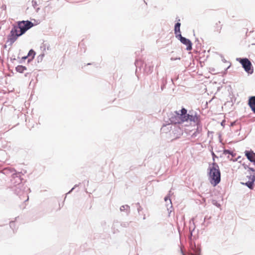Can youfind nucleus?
Here are the masks:
<instances>
[{
	"instance_id": "1",
	"label": "nucleus",
	"mask_w": 255,
	"mask_h": 255,
	"mask_svg": "<svg viewBox=\"0 0 255 255\" xmlns=\"http://www.w3.org/2000/svg\"><path fill=\"white\" fill-rule=\"evenodd\" d=\"M33 26V23L29 20H22L17 22V25H13L7 36V42L12 44L17 38L24 34L28 29Z\"/></svg>"
},
{
	"instance_id": "2",
	"label": "nucleus",
	"mask_w": 255,
	"mask_h": 255,
	"mask_svg": "<svg viewBox=\"0 0 255 255\" xmlns=\"http://www.w3.org/2000/svg\"><path fill=\"white\" fill-rule=\"evenodd\" d=\"M207 175L209 182L213 187L216 186L221 182V173L217 163L209 164Z\"/></svg>"
},
{
	"instance_id": "3",
	"label": "nucleus",
	"mask_w": 255,
	"mask_h": 255,
	"mask_svg": "<svg viewBox=\"0 0 255 255\" xmlns=\"http://www.w3.org/2000/svg\"><path fill=\"white\" fill-rule=\"evenodd\" d=\"M189 230V234L188 237L189 248L188 253L187 254H185L183 251L181 250V253L182 255H201V249L200 246H197L192 239V234L195 230V227L192 230H191V227H190Z\"/></svg>"
},
{
	"instance_id": "4",
	"label": "nucleus",
	"mask_w": 255,
	"mask_h": 255,
	"mask_svg": "<svg viewBox=\"0 0 255 255\" xmlns=\"http://www.w3.org/2000/svg\"><path fill=\"white\" fill-rule=\"evenodd\" d=\"M4 174L11 173V178L10 179L11 187L19 186L22 187L23 185L22 183L23 178L21 177V173L17 172L14 168H5L4 170Z\"/></svg>"
},
{
	"instance_id": "5",
	"label": "nucleus",
	"mask_w": 255,
	"mask_h": 255,
	"mask_svg": "<svg viewBox=\"0 0 255 255\" xmlns=\"http://www.w3.org/2000/svg\"><path fill=\"white\" fill-rule=\"evenodd\" d=\"M10 188L14 193L19 196L21 200H24V202L28 200L29 197L27 192L25 191L26 187L24 186V185L19 188V186H12Z\"/></svg>"
},
{
	"instance_id": "6",
	"label": "nucleus",
	"mask_w": 255,
	"mask_h": 255,
	"mask_svg": "<svg viewBox=\"0 0 255 255\" xmlns=\"http://www.w3.org/2000/svg\"><path fill=\"white\" fill-rule=\"evenodd\" d=\"M236 61L240 62L244 70L249 74L251 75L254 73V68L251 61L246 57L237 58Z\"/></svg>"
},
{
	"instance_id": "7",
	"label": "nucleus",
	"mask_w": 255,
	"mask_h": 255,
	"mask_svg": "<svg viewBox=\"0 0 255 255\" xmlns=\"http://www.w3.org/2000/svg\"><path fill=\"white\" fill-rule=\"evenodd\" d=\"M180 112L174 111L168 115L169 120L171 124H182V118H181Z\"/></svg>"
},
{
	"instance_id": "8",
	"label": "nucleus",
	"mask_w": 255,
	"mask_h": 255,
	"mask_svg": "<svg viewBox=\"0 0 255 255\" xmlns=\"http://www.w3.org/2000/svg\"><path fill=\"white\" fill-rule=\"evenodd\" d=\"M181 43L186 46V49L190 51L192 49V43L191 41L185 37L182 36L181 34L175 36Z\"/></svg>"
},
{
	"instance_id": "9",
	"label": "nucleus",
	"mask_w": 255,
	"mask_h": 255,
	"mask_svg": "<svg viewBox=\"0 0 255 255\" xmlns=\"http://www.w3.org/2000/svg\"><path fill=\"white\" fill-rule=\"evenodd\" d=\"M189 121L194 122L196 124L200 123L201 122L200 116L195 112L189 111Z\"/></svg>"
},
{
	"instance_id": "10",
	"label": "nucleus",
	"mask_w": 255,
	"mask_h": 255,
	"mask_svg": "<svg viewBox=\"0 0 255 255\" xmlns=\"http://www.w3.org/2000/svg\"><path fill=\"white\" fill-rule=\"evenodd\" d=\"M134 64L136 68L139 67V65L141 64H142V66L144 64L145 71L147 74H150L152 72L153 65H148L147 64H144L143 62L140 60H136Z\"/></svg>"
},
{
	"instance_id": "11",
	"label": "nucleus",
	"mask_w": 255,
	"mask_h": 255,
	"mask_svg": "<svg viewBox=\"0 0 255 255\" xmlns=\"http://www.w3.org/2000/svg\"><path fill=\"white\" fill-rule=\"evenodd\" d=\"M181 118H182V124L185 122L189 121V113H187V110L184 108H182L180 110Z\"/></svg>"
},
{
	"instance_id": "12",
	"label": "nucleus",
	"mask_w": 255,
	"mask_h": 255,
	"mask_svg": "<svg viewBox=\"0 0 255 255\" xmlns=\"http://www.w3.org/2000/svg\"><path fill=\"white\" fill-rule=\"evenodd\" d=\"M248 105L253 113L255 114V96H251L249 97Z\"/></svg>"
},
{
	"instance_id": "13",
	"label": "nucleus",
	"mask_w": 255,
	"mask_h": 255,
	"mask_svg": "<svg viewBox=\"0 0 255 255\" xmlns=\"http://www.w3.org/2000/svg\"><path fill=\"white\" fill-rule=\"evenodd\" d=\"M196 125L197 126L196 130L191 135V137L193 138L197 137L202 130V125L201 122L196 124Z\"/></svg>"
},
{
	"instance_id": "14",
	"label": "nucleus",
	"mask_w": 255,
	"mask_h": 255,
	"mask_svg": "<svg viewBox=\"0 0 255 255\" xmlns=\"http://www.w3.org/2000/svg\"><path fill=\"white\" fill-rule=\"evenodd\" d=\"M180 19H178V21L174 25V34L175 36L181 34L180 31L181 23L179 22Z\"/></svg>"
},
{
	"instance_id": "15",
	"label": "nucleus",
	"mask_w": 255,
	"mask_h": 255,
	"mask_svg": "<svg viewBox=\"0 0 255 255\" xmlns=\"http://www.w3.org/2000/svg\"><path fill=\"white\" fill-rule=\"evenodd\" d=\"M253 179L252 180V181L249 180L248 181L246 182V183L244 182H241V184L244 185L248 187L250 189L253 190L255 186V178L253 177Z\"/></svg>"
},
{
	"instance_id": "16",
	"label": "nucleus",
	"mask_w": 255,
	"mask_h": 255,
	"mask_svg": "<svg viewBox=\"0 0 255 255\" xmlns=\"http://www.w3.org/2000/svg\"><path fill=\"white\" fill-rule=\"evenodd\" d=\"M164 200L166 203H167V201H169V204H166V207L169 214H170L171 212H172V210H170V208H171L172 207V204L170 196L169 195L165 196L164 197Z\"/></svg>"
},
{
	"instance_id": "17",
	"label": "nucleus",
	"mask_w": 255,
	"mask_h": 255,
	"mask_svg": "<svg viewBox=\"0 0 255 255\" xmlns=\"http://www.w3.org/2000/svg\"><path fill=\"white\" fill-rule=\"evenodd\" d=\"M121 212H126L128 216L130 213V207L128 205H122L120 208Z\"/></svg>"
},
{
	"instance_id": "18",
	"label": "nucleus",
	"mask_w": 255,
	"mask_h": 255,
	"mask_svg": "<svg viewBox=\"0 0 255 255\" xmlns=\"http://www.w3.org/2000/svg\"><path fill=\"white\" fill-rule=\"evenodd\" d=\"M253 153H254V151L252 149L250 150H246L245 151V156L250 161L254 158Z\"/></svg>"
},
{
	"instance_id": "19",
	"label": "nucleus",
	"mask_w": 255,
	"mask_h": 255,
	"mask_svg": "<svg viewBox=\"0 0 255 255\" xmlns=\"http://www.w3.org/2000/svg\"><path fill=\"white\" fill-rule=\"evenodd\" d=\"M26 70L27 68L25 66L21 65H18L15 67L16 71L20 73H23Z\"/></svg>"
},
{
	"instance_id": "20",
	"label": "nucleus",
	"mask_w": 255,
	"mask_h": 255,
	"mask_svg": "<svg viewBox=\"0 0 255 255\" xmlns=\"http://www.w3.org/2000/svg\"><path fill=\"white\" fill-rule=\"evenodd\" d=\"M221 22L219 21L218 22L216 23L214 29V31L215 32H217L218 33H220L221 32V30L222 29V25H219V24H220Z\"/></svg>"
},
{
	"instance_id": "21",
	"label": "nucleus",
	"mask_w": 255,
	"mask_h": 255,
	"mask_svg": "<svg viewBox=\"0 0 255 255\" xmlns=\"http://www.w3.org/2000/svg\"><path fill=\"white\" fill-rule=\"evenodd\" d=\"M35 54H36V52H35V51L33 49H31L28 51L27 56H28V57H32V58H34Z\"/></svg>"
},
{
	"instance_id": "22",
	"label": "nucleus",
	"mask_w": 255,
	"mask_h": 255,
	"mask_svg": "<svg viewBox=\"0 0 255 255\" xmlns=\"http://www.w3.org/2000/svg\"><path fill=\"white\" fill-rule=\"evenodd\" d=\"M223 154L225 155L230 154V155H231L233 157H234L235 155V154L234 153L233 151H231L229 149H225L223 150Z\"/></svg>"
},
{
	"instance_id": "23",
	"label": "nucleus",
	"mask_w": 255,
	"mask_h": 255,
	"mask_svg": "<svg viewBox=\"0 0 255 255\" xmlns=\"http://www.w3.org/2000/svg\"><path fill=\"white\" fill-rule=\"evenodd\" d=\"M31 2L33 7H34V8L36 9V11L37 12L39 9V7H37V6L38 5V4L37 3V1H31Z\"/></svg>"
},
{
	"instance_id": "24",
	"label": "nucleus",
	"mask_w": 255,
	"mask_h": 255,
	"mask_svg": "<svg viewBox=\"0 0 255 255\" xmlns=\"http://www.w3.org/2000/svg\"><path fill=\"white\" fill-rule=\"evenodd\" d=\"M9 227L13 230V232H14V229H15V224L14 221H10L9 222Z\"/></svg>"
},
{
	"instance_id": "25",
	"label": "nucleus",
	"mask_w": 255,
	"mask_h": 255,
	"mask_svg": "<svg viewBox=\"0 0 255 255\" xmlns=\"http://www.w3.org/2000/svg\"><path fill=\"white\" fill-rule=\"evenodd\" d=\"M44 56V54H41L37 57V60L38 63L41 62Z\"/></svg>"
},
{
	"instance_id": "26",
	"label": "nucleus",
	"mask_w": 255,
	"mask_h": 255,
	"mask_svg": "<svg viewBox=\"0 0 255 255\" xmlns=\"http://www.w3.org/2000/svg\"><path fill=\"white\" fill-rule=\"evenodd\" d=\"M131 222H122L121 223H120V226L122 227H124V228H127L128 227L129 225V223H130Z\"/></svg>"
},
{
	"instance_id": "27",
	"label": "nucleus",
	"mask_w": 255,
	"mask_h": 255,
	"mask_svg": "<svg viewBox=\"0 0 255 255\" xmlns=\"http://www.w3.org/2000/svg\"><path fill=\"white\" fill-rule=\"evenodd\" d=\"M41 48H43V50H45L46 48H47L48 50L49 48V45L47 43H45L44 42L42 43V45L41 46Z\"/></svg>"
},
{
	"instance_id": "28",
	"label": "nucleus",
	"mask_w": 255,
	"mask_h": 255,
	"mask_svg": "<svg viewBox=\"0 0 255 255\" xmlns=\"http://www.w3.org/2000/svg\"><path fill=\"white\" fill-rule=\"evenodd\" d=\"M211 155L213 160V162H216L215 158H218V157L215 154V153L213 151H211Z\"/></svg>"
},
{
	"instance_id": "29",
	"label": "nucleus",
	"mask_w": 255,
	"mask_h": 255,
	"mask_svg": "<svg viewBox=\"0 0 255 255\" xmlns=\"http://www.w3.org/2000/svg\"><path fill=\"white\" fill-rule=\"evenodd\" d=\"M120 223L118 221H115L113 223V228L115 229L117 227H118V225Z\"/></svg>"
},
{
	"instance_id": "30",
	"label": "nucleus",
	"mask_w": 255,
	"mask_h": 255,
	"mask_svg": "<svg viewBox=\"0 0 255 255\" xmlns=\"http://www.w3.org/2000/svg\"><path fill=\"white\" fill-rule=\"evenodd\" d=\"M247 177L249 179L250 181H252V180L253 179V177L255 178V175L253 174V175H248L247 176Z\"/></svg>"
},
{
	"instance_id": "31",
	"label": "nucleus",
	"mask_w": 255,
	"mask_h": 255,
	"mask_svg": "<svg viewBox=\"0 0 255 255\" xmlns=\"http://www.w3.org/2000/svg\"><path fill=\"white\" fill-rule=\"evenodd\" d=\"M233 98H231V101H227L226 102V103L225 104V105H233Z\"/></svg>"
},
{
	"instance_id": "32",
	"label": "nucleus",
	"mask_w": 255,
	"mask_h": 255,
	"mask_svg": "<svg viewBox=\"0 0 255 255\" xmlns=\"http://www.w3.org/2000/svg\"><path fill=\"white\" fill-rule=\"evenodd\" d=\"M166 84V82H164L163 80L162 81V84L161 86V90L162 91L164 88L165 87V85Z\"/></svg>"
},
{
	"instance_id": "33",
	"label": "nucleus",
	"mask_w": 255,
	"mask_h": 255,
	"mask_svg": "<svg viewBox=\"0 0 255 255\" xmlns=\"http://www.w3.org/2000/svg\"><path fill=\"white\" fill-rule=\"evenodd\" d=\"M28 58V56H24L21 58V60L19 61V63H22L23 62Z\"/></svg>"
},
{
	"instance_id": "34",
	"label": "nucleus",
	"mask_w": 255,
	"mask_h": 255,
	"mask_svg": "<svg viewBox=\"0 0 255 255\" xmlns=\"http://www.w3.org/2000/svg\"><path fill=\"white\" fill-rule=\"evenodd\" d=\"M249 165H250V164L249 165H248V164H246L245 163H244L242 164V166L244 167V168L245 169H249V168H250Z\"/></svg>"
},
{
	"instance_id": "35",
	"label": "nucleus",
	"mask_w": 255,
	"mask_h": 255,
	"mask_svg": "<svg viewBox=\"0 0 255 255\" xmlns=\"http://www.w3.org/2000/svg\"><path fill=\"white\" fill-rule=\"evenodd\" d=\"M213 204L214 205H215V206H216L217 207H220V204L219 203H218L217 202V201H216L215 200H213Z\"/></svg>"
},
{
	"instance_id": "36",
	"label": "nucleus",
	"mask_w": 255,
	"mask_h": 255,
	"mask_svg": "<svg viewBox=\"0 0 255 255\" xmlns=\"http://www.w3.org/2000/svg\"><path fill=\"white\" fill-rule=\"evenodd\" d=\"M249 171H252L253 173V174L255 175V169L253 167H250L248 169Z\"/></svg>"
},
{
	"instance_id": "37",
	"label": "nucleus",
	"mask_w": 255,
	"mask_h": 255,
	"mask_svg": "<svg viewBox=\"0 0 255 255\" xmlns=\"http://www.w3.org/2000/svg\"><path fill=\"white\" fill-rule=\"evenodd\" d=\"M77 186H78V185H77V184H76V185H75V186H74V187H73V188H72V189H71V190H70V191H69L67 193V194L71 193L72 192V191H73V190H74V189L75 188V187H77Z\"/></svg>"
},
{
	"instance_id": "38",
	"label": "nucleus",
	"mask_w": 255,
	"mask_h": 255,
	"mask_svg": "<svg viewBox=\"0 0 255 255\" xmlns=\"http://www.w3.org/2000/svg\"><path fill=\"white\" fill-rule=\"evenodd\" d=\"M77 186H78V185H77V184H76V185H75V186H74V187H73V188H72V189H71V190H70V191H69L67 193V194L71 193L72 192V191H73V190H74V189L75 188V187H77Z\"/></svg>"
},
{
	"instance_id": "39",
	"label": "nucleus",
	"mask_w": 255,
	"mask_h": 255,
	"mask_svg": "<svg viewBox=\"0 0 255 255\" xmlns=\"http://www.w3.org/2000/svg\"><path fill=\"white\" fill-rule=\"evenodd\" d=\"M195 42L196 43H197V44H196V46H197H197H198V45H199V46H201V44L200 43L199 41V40H198V39H196V40H195Z\"/></svg>"
},
{
	"instance_id": "40",
	"label": "nucleus",
	"mask_w": 255,
	"mask_h": 255,
	"mask_svg": "<svg viewBox=\"0 0 255 255\" xmlns=\"http://www.w3.org/2000/svg\"><path fill=\"white\" fill-rule=\"evenodd\" d=\"M136 205L139 206V207L137 208V211H138V212L139 213V212L142 210V208L141 207V206H139V203H137L136 204Z\"/></svg>"
},
{
	"instance_id": "41",
	"label": "nucleus",
	"mask_w": 255,
	"mask_h": 255,
	"mask_svg": "<svg viewBox=\"0 0 255 255\" xmlns=\"http://www.w3.org/2000/svg\"><path fill=\"white\" fill-rule=\"evenodd\" d=\"M170 60L171 61H174V60H180V57H176V58L171 57L170 58Z\"/></svg>"
},
{
	"instance_id": "42",
	"label": "nucleus",
	"mask_w": 255,
	"mask_h": 255,
	"mask_svg": "<svg viewBox=\"0 0 255 255\" xmlns=\"http://www.w3.org/2000/svg\"><path fill=\"white\" fill-rule=\"evenodd\" d=\"M1 8L3 9V10H5L6 9V6L5 4H2Z\"/></svg>"
},
{
	"instance_id": "43",
	"label": "nucleus",
	"mask_w": 255,
	"mask_h": 255,
	"mask_svg": "<svg viewBox=\"0 0 255 255\" xmlns=\"http://www.w3.org/2000/svg\"><path fill=\"white\" fill-rule=\"evenodd\" d=\"M221 57L222 58V60L224 63L227 62V60L223 57L222 55H221Z\"/></svg>"
},
{
	"instance_id": "44",
	"label": "nucleus",
	"mask_w": 255,
	"mask_h": 255,
	"mask_svg": "<svg viewBox=\"0 0 255 255\" xmlns=\"http://www.w3.org/2000/svg\"><path fill=\"white\" fill-rule=\"evenodd\" d=\"M34 58H32V57H29V58H28V60H27V62L28 63H30L31 61H32V60Z\"/></svg>"
},
{
	"instance_id": "45",
	"label": "nucleus",
	"mask_w": 255,
	"mask_h": 255,
	"mask_svg": "<svg viewBox=\"0 0 255 255\" xmlns=\"http://www.w3.org/2000/svg\"><path fill=\"white\" fill-rule=\"evenodd\" d=\"M250 162H252L254 164V165H255V159L253 158Z\"/></svg>"
},
{
	"instance_id": "46",
	"label": "nucleus",
	"mask_w": 255,
	"mask_h": 255,
	"mask_svg": "<svg viewBox=\"0 0 255 255\" xmlns=\"http://www.w3.org/2000/svg\"><path fill=\"white\" fill-rule=\"evenodd\" d=\"M211 217H209V218H208L207 216H205V218H204V221H205V220L206 219H210Z\"/></svg>"
},
{
	"instance_id": "47",
	"label": "nucleus",
	"mask_w": 255,
	"mask_h": 255,
	"mask_svg": "<svg viewBox=\"0 0 255 255\" xmlns=\"http://www.w3.org/2000/svg\"><path fill=\"white\" fill-rule=\"evenodd\" d=\"M253 156L254 159H255V153L254 152V153H253Z\"/></svg>"
},
{
	"instance_id": "48",
	"label": "nucleus",
	"mask_w": 255,
	"mask_h": 255,
	"mask_svg": "<svg viewBox=\"0 0 255 255\" xmlns=\"http://www.w3.org/2000/svg\"><path fill=\"white\" fill-rule=\"evenodd\" d=\"M231 64L226 69V71L230 68Z\"/></svg>"
},
{
	"instance_id": "49",
	"label": "nucleus",
	"mask_w": 255,
	"mask_h": 255,
	"mask_svg": "<svg viewBox=\"0 0 255 255\" xmlns=\"http://www.w3.org/2000/svg\"><path fill=\"white\" fill-rule=\"evenodd\" d=\"M143 1H144V3H145V4H147L145 0H144Z\"/></svg>"
},
{
	"instance_id": "50",
	"label": "nucleus",
	"mask_w": 255,
	"mask_h": 255,
	"mask_svg": "<svg viewBox=\"0 0 255 255\" xmlns=\"http://www.w3.org/2000/svg\"><path fill=\"white\" fill-rule=\"evenodd\" d=\"M91 64H92L91 63H89L87 64V65H91Z\"/></svg>"
},
{
	"instance_id": "51",
	"label": "nucleus",
	"mask_w": 255,
	"mask_h": 255,
	"mask_svg": "<svg viewBox=\"0 0 255 255\" xmlns=\"http://www.w3.org/2000/svg\"><path fill=\"white\" fill-rule=\"evenodd\" d=\"M166 204H169V201H167V203H166Z\"/></svg>"
},
{
	"instance_id": "52",
	"label": "nucleus",
	"mask_w": 255,
	"mask_h": 255,
	"mask_svg": "<svg viewBox=\"0 0 255 255\" xmlns=\"http://www.w3.org/2000/svg\"><path fill=\"white\" fill-rule=\"evenodd\" d=\"M231 125V126H233V125H234V124H233V123H232Z\"/></svg>"
},
{
	"instance_id": "53",
	"label": "nucleus",
	"mask_w": 255,
	"mask_h": 255,
	"mask_svg": "<svg viewBox=\"0 0 255 255\" xmlns=\"http://www.w3.org/2000/svg\"><path fill=\"white\" fill-rule=\"evenodd\" d=\"M252 45H255V44H252Z\"/></svg>"
}]
</instances>
